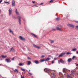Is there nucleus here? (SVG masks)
I'll list each match as a JSON object with an SVG mask.
<instances>
[{
    "label": "nucleus",
    "instance_id": "obj_1",
    "mask_svg": "<svg viewBox=\"0 0 78 78\" xmlns=\"http://www.w3.org/2000/svg\"><path fill=\"white\" fill-rule=\"evenodd\" d=\"M19 38L21 41H25V38L22 36H20Z\"/></svg>",
    "mask_w": 78,
    "mask_h": 78
},
{
    "label": "nucleus",
    "instance_id": "obj_2",
    "mask_svg": "<svg viewBox=\"0 0 78 78\" xmlns=\"http://www.w3.org/2000/svg\"><path fill=\"white\" fill-rule=\"evenodd\" d=\"M9 16H11L12 13V9L10 8L9 10Z\"/></svg>",
    "mask_w": 78,
    "mask_h": 78
},
{
    "label": "nucleus",
    "instance_id": "obj_3",
    "mask_svg": "<svg viewBox=\"0 0 78 78\" xmlns=\"http://www.w3.org/2000/svg\"><path fill=\"white\" fill-rule=\"evenodd\" d=\"M60 62H61L62 64H64L65 63H66V61H63L61 59L58 60V63L59 64Z\"/></svg>",
    "mask_w": 78,
    "mask_h": 78
},
{
    "label": "nucleus",
    "instance_id": "obj_4",
    "mask_svg": "<svg viewBox=\"0 0 78 78\" xmlns=\"http://www.w3.org/2000/svg\"><path fill=\"white\" fill-rule=\"evenodd\" d=\"M18 19H19V22L20 25H21V16H19L17 17Z\"/></svg>",
    "mask_w": 78,
    "mask_h": 78
},
{
    "label": "nucleus",
    "instance_id": "obj_5",
    "mask_svg": "<svg viewBox=\"0 0 78 78\" xmlns=\"http://www.w3.org/2000/svg\"><path fill=\"white\" fill-rule=\"evenodd\" d=\"M44 70L46 72L48 73V72H49L50 71V69L47 68H45L44 69Z\"/></svg>",
    "mask_w": 78,
    "mask_h": 78
},
{
    "label": "nucleus",
    "instance_id": "obj_6",
    "mask_svg": "<svg viewBox=\"0 0 78 78\" xmlns=\"http://www.w3.org/2000/svg\"><path fill=\"white\" fill-rule=\"evenodd\" d=\"M9 32L10 33H11V34H13V35L14 34V32H13V31H12V30L11 29H9Z\"/></svg>",
    "mask_w": 78,
    "mask_h": 78
},
{
    "label": "nucleus",
    "instance_id": "obj_7",
    "mask_svg": "<svg viewBox=\"0 0 78 78\" xmlns=\"http://www.w3.org/2000/svg\"><path fill=\"white\" fill-rule=\"evenodd\" d=\"M12 6H15V1L12 0Z\"/></svg>",
    "mask_w": 78,
    "mask_h": 78
},
{
    "label": "nucleus",
    "instance_id": "obj_8",
    "mask_svg": "<svg viewBox=\"0 0 78 78\" xmlns=\"http://www.w3.org/2000/svg\"><path fill=\"white\" fill-rule=\"evenodd\" d=\"M16 14L17 16H19L20 14H19V12H18V11H17V9H16V11H15Z\"/></svg>",
    "mask_w": 78,
    "mask_h": 78
},
{
    "label": "nucleus",
    "instance_id": "obj_9",
    "mask_svg": "<svg viewBox=\"0 0 78 78\" xmlns=\"http://www.w3.org/2000/svg\"><path fill=\"white\" fill-rule=\"evenodd\" d=\"M5 62H11V61H10V60L9 59H6L5 60Z\"/></svg>",
    "mask_w": 78,
    "mask_h": 78
},
{
    "label": "nucleus",
    "instance_id": "obj_10",
    "mask_svg": "<svg viewBox=\"0 0 78 78\" xmlns=\"http://www.w3.org/2000/svg\"><path fill=\"white\" fill-rule=\"evenodd\" d=\"M67 25L68 26V27H72V28H73V27H74V26H73V25L72 24H68Z\"/></svg>",
    "mask_w": 78,
    "mask_h": 78
},
{
    "label": "nucleus",
    "instance_id": "obj_11",
    "mask_svg": "<svg viewBox=\"0 0 78 78\" xmlns=\"http://www.w3.org/2000/svg\"><path fill=\"white\" fill-rule=\"evenodd\" d=\"M65 53H62L60 55H58V57H62V56H63V55H65Z\"/></svg>",
    "mask_w": 78,
    "mask_h": 78
},
{
    "label": "nucleus",
    "instance_id": "obj_12",
    "mask_svg": "<svg viewBox=\"0 0 78 78\" xmlns=\"http://www.w3.org/2000/svg\"><path fill=\"white\" fill-rule=\"evenodd\" d=\"M71 74L72 75H74L75 74V71L73 70L71 71Z\"/></svg>",
    "mask_w": 78,
    "mask_h": 78
},
{
    "label": "nucleus",
    "instance_id": "obj_13",
    "mask_svg": "<svg viewBox=\"0 0 78 78\" xmlns=\"http://www.w3.org/2000/svg\"><path fill=\"white\" fill-rule=\"evenodd\" d=\"M33 45L35 48H38V49H39V48H41V47H39V46H37V45H36L33 44Z\"/></svg>",
    "mask_w": 78,
    "mask_h": 78
},
{
    "label": "nucleus",
    "instance_id": "obj_14",
    "mask_svg": "<svg viewBox=\"0 0 78 78\" xmlns=\"http://www.w3.org/2000/svg\"><path fill=\"white\" fill-rule=\"evenodd\" d=\"M67 70L66 69L64 68L63 69V72H64V73L67 72Z\"/></svg>",
    "mask_w": 78,
    "mask_h": 78
},
{
    "label": "nucleus",
    "instance_id": "obj_15",
    "mask_svg": "<svg viewBox=\"0 0 78 78\" xmlns=\"http://www.w3.org/2000/svg\"><path fill=\"white\" fill-rule=\"evenodd\" d=\"M51 76H52V78H55V73H52L51 74Z\"/></svg>",
    "mask_w": 78,
    "mask_h": 78
},
{
    "label": "nucleus",
    "instance_id": "obj_16",
    "mask_svg": "<svg viewBox=\"0 0 78 78\" xmlns=\"http://www.w3.org/2000/svg\"><path fill=\"white\" fill-rule=\"evenodd\" d=\"M31 34L32 35L34 36V37H36V38H37V37L36 35L33 33H31Z\"/></svg>",
    "mask_w": 78,
    "mask_h": 78
},
{
    "label": "nucleus",
    "instance_id": "obj_17",
    "mask_svg": "<svg viewBox=\"0 0 78 78\" xmlns=\"http://www.w3.org/2000/svg\"><path fill=\"white\" fill-rule=\"evenodd\" d=\"M56 28L57 30H59V31H62V30H61V29L60 28H59V27H56Z\"/></svg>",
    "mask_w": 78,
    "mask_h": 78
},
{
    "label": "nucleus",
    "instance_id": "obj_18",
    "mask_svg": "<svg viewBox=\"0 0 78 78\" xmlns=\"http://www.w3.org/2000/svg\"><path fill=\"white\" fill-rule=\"evenodd\" d=\"M34 62H35V64H39V61L37 60H35Z\"/></svg>",
    "mask_w": 78,
    "mask_h": 78
},
{
    "label": "nucleus",
    "instance_id": "obj_19",
    "mask_svg": "<svg viewBox=\"0 0 78 78\" xmlns=\"http://www.w3.org/2000/svg\"><path fill=\"white\" fill-rule=\"evenodd\" d=\"M1 57H2V58H6L7 56L6 55H2L1 56Z\"/></svg>",
    "mask_w": 78,
    "mask_h": 78
},
{
    "label": "nucleus",
    "instance_id": "obj_20",
    "mask_svg": "<svg viewBox=\"0 0 78 78\" xmlns=\"http://www.w3.org/2000/svg\"><path fill=\"white\" fill-rule=\"evenodd\" d=\"M71 61H72V58H69L68 59L67 61L68 62H71Z\"/></svg>",
    "mask_w": 78,
    "mask_h": 78
},
{
    "label": "nucleus",
    "instance_id": "obj_21",
    "mask_svg": "<svg viewBox=\"0 0 78 78\" xmlns=\"http://www.w3.org/2000/svg\"><path fill=\"white\" fill-rule=\"evenodd\" d=\"M44 61H45V59H43L40 60V62H44Z\"/></svg>",
    "mask_w": 78,
    "mask_h": 78
},
{
    "label": "nucleus",
    "instance_id": "obj_22",
    "mask_svg": "<svg viewBox=\"0 0 78 78\" xmlns=\"http://www.w3.org/2000/svg\"><path fill=\"white\" fill-rule=\"evenodd\" d=\"M59 75L61 77H62V76H63V75L62 73H59Z\"/></svg>",
    "mask_w": 78,
    "mask_h": 78
},
{
    "label": "nucleus",
    "instance_id": "obj_23",
    "mask_svg": "<svg viewBox=\"0 0 78 78\" xmlns=\"http://www.w3.org/2000/svg\"><path fill=\"white\" fill-rule=\"evenodd\" d=\"M45 61H49L50 60V58H47L46 59H45Z\"/></svg>",
    "mask_w": 78,
    "mask_h": 78
},
{
    "label": "nucleus",
    "instance_id": "obj_24",
    "mask_svg": "<svg viewBox=\"0 0 78 78\" xmlns=\"http://www.w3.org/2000/svg\"><path fill=\"white\" fill-rule=\"evenodd\" d=\"M72 51H76V48H74L72 50Z\"/></svg>",
    "mask_w": 78,
    "mask_h": 78
},
{
    "label": "nucleus",
    "instance_id": "obj_25",
    "mask_svg": "<svg viewBox=\"0 0 78 78\" xmlns=\"http://www.w3.org/2000/svg\"><path fill=\"white\" fill-rule=\"evenodd\" d=\"M14 72H18V70L17 69H15L14 70Z\"/></svg>",
    "mask_w": 78,
    "mask_h": 78
},
{
    "label": "nucleus",
    "instance_id": "obj_26",
    "mask_svg": "<svg viewBox=\"0 0 78 78\" xmlns=\"http://www.w3.org/2000/svg\"><path fill=\"white\" fill-rule=\"evenodd\" d=\"M67 77L68 78H72V77H71L69 75H68L67 76Z\"/></svg>",
    "mask_w": 78,
    "mask_h": 78
},
{
    "label": "nucleus",
    "instance_id": "obj_27",
    "mask_svg": "<svg viewBox=\"0 0 78 78\" xmlns=\"http://www.w3.org/2000/svg\"><path fill=\"white\" fill-rule=\"evenodd\" d=\"M31 62L30 61H28V65H30L31 64Z\"/></svg>",
    "mask_w": 78,
    "mask_h": 78
},
{
    "label": "nucleus",
    "instance_id": "obj_28",
    "mask_svg": "<svg viewBox=\"0 0 78 78\" xmlns=\"http://www.w3.org/2000/svg\"><path fill=\"white\" fill-rule=\"evenodd\" d=\"M19 66H23V64L20 63V64H19Z\"/></svg>",
    "mask_w": 78,
    "mask_h": 78
},
{
    "label": "nucleus",
    "instance_id": "obj_29",
    "mask_svg": "<svg viewBox=\"0 0 78 78\" xmlns=\"http://www.w3.org/2000/svg\"><path fill=\"white\" fill-rule=\"evenodd\" d=\"M50 42H51V43H53V42H54V40H50Z\"/></svg>",
    "mask_w": 78,
    "mask_h": 78
},
{
    "label": "nucleus",
    "instance_id": "obj_30",
    "mask_svg": "<svg viewBox=\"0 0 78 78\" xmlns=\"http://www.w3.org/2000/svg\"><path fill=\"white\" fill-rule=\"evenodd\" d=\"M14 50V48H11V49H10L11 51H13Z\"/></svg>",
    "mask_w": 78,
    "mask_h": 78
},
{
    "label": "nucleus",
    "instance_id": "obj_31",
    "mask_svg": "<svg viewBox=\"0 0 78 78\" xmlns=\"http://www.w3.org/2000/svg\"><path fill=\"white\" fill-rule=\"evenodd\" d=\"M21 70H22V71H23V72H25V69L23 68H21Z\"/></svg>",
    "mask_w": 78,
    "mask_h": 78
},
{
    "label": "nucleus",
    "instance_id": "obj_32",
    "mask_svg": "<svg viewBox=\"0 0 78 78\" xmlns=\"http://www.w3.org/2000/svg\"><path fill=\"white\" fill-rule=\"evenodd\" d=\"M75 58H76V56H73L72 58L73 59H74Z\"/></svg>",
    "mask_w": 78,
    "mask_h": 78
},
{
    "label": "nucleus",
    "instance_id": "obj_33",
    "mask_svg": "<svg viewBox=\"0 0 78 78\" xmlns=\"http://www.w3.org/2000/svg\"><path fill=\"white\" fill-rule=\"evenodd\" d=\"M71 53L70 52H68L66 53V55H70V54H71Z\"/></svg>",
    "mask_w": 78,
    "mask_h": 78
},
{
    "label": "nucleus",
    "instance_id": "obj_34",
    "mask_svg": "<svg viewBox=\"0 0 78 78\" xmlns=\"http://www.w3.org/2000/svg\"><path fill=\"white\" fill-rule=\"evenodd\" d=\"M56 20H59V18H57L56 19Z\"/></svg>",
    "mask_w": 78,
    "mask_h": 78
},
{
    "label": "nucleus",
    "instance_id": "obj_35",
    "mask_svg": "<svg viewBox=\"0 0 78 78\" xmlns=\"http://www.w3.org/2000/svg\"><path fill=\"white\" fill-rule=\"evenodd\" d=\"M4 2L5 3H8V4H9V2H6L4 1Z\"/></svg>",
    "mask_w": 78,
    "mask_h": 78
},
{
    "label": "nucleus",
    "instance_id": "obj_36",
    "mask_svg": "<svg viewBox=\"0 0 78 78\" xmlns=\"http://www.w3.org/2000/svg\"><path fill=\"white\" fill-rule=\"evenodd\" d=\"M37 5V4H35L32 7H34V6H36Z\"/></svg>",
    "mask_w": 78,
    "mask_h": 78
},
{
    "label": "nucleus",
    "instance_id": "obj_37",
    "mask_svg": "<svg viewBox=\"0 0 78 78\" xmlns=\"http://www.w3.org/2000/svg\"><path fill=\"white\" fill-rule=\"evenodd\" d=\"M44 57H45V55H43L41 56V58H44Z\"/></svg>",
    "mask_w": 78,
    "mask_h": 78
},
{
    "label": "nucleus",
    "instance_id": "obj_38",
    "mask_svg": "<svg viewBox=\"0 0 78 78\" xmlns=\"http://www.w3.org/2000/svg\"><path fill=\"white\" fill-rule=\"evenodd\" d=\"M43 4H44V3H41L39 4V5H42Z\"/></svg>",
    "mask_w": 78,
    "mask_h": 78
},
{
    "label": "nucleus",
    "instance_id": "obj_39",
    "mask_svg": "<svg viewBox=\"0 0 78 78\" xmlns=\"http://www.w3.org/2000/svg\"><path fill=\"white\" fill-rule=\"evenodd\" d=\"M29 73L30 75H33V74L31 73Z\"/></svg>",
    "mask_w": 78,
    "mask_h": 78
},
{
    "label": "nucleus",
    "instance_id": "obj_40",
    "mask_svg": "<svg viewBox=\"0 0 78 78\" xmlns=\"http://www.w3.org/2000/svg\"><path fill=\"white\" fill-rule=\"evenodd\" d=\"M76 30H78V26H77L76 27Z\"/></svg>",
    "mask_w": 78,
    "mask_h": 78
},
{
    "label": "nucleus",
    "instance_id": "obj_41",
    "mask_svg": "<svg viewBox=\"0 0 78 78\" xmlns=\"http://www.w3.org/2000/svg\"><path fill=\"white\" fill-rule=\"evenodd\" d=\"M53 0H51L50 1V3H52V2H53Z\"/></svg>",
    "mask_w": 78,
    "mask_h": 78
},
{
    "label": "nucleus",
    "instance_id": "obj_42",
    "mask_svg": "<svg viewBox=\"0 0 78 78\" xmlns=\"http://www.w3.org/2000/svg\"><path fill=\"white\" fill-rule=\"evenodd\" d=\"M12 61H13V60H14V58H12Z\"/></svg>",
    "mask_w": 78,
    "mask_h": 78
},
{
    "label": "nucleus",
    "instance_id": "obj_43",
    "mask_svg": "<svg viewBox=\"0 0 78 78\" xmlns=\"http://www.w3.org/2000/svg\"><path fill=\"white\" fill-rule=\"evenodd\" d=\"M54 60H56V59H57V58H54Z\"/></svg>",
    "mask_w": 78,
    "mask_h": 78
},
{
    "label": "nucleus",
    "instance_id": "obj_44",
    "mask_svg": "<svg viewBox=\"0 0 78 78\" xmlns=\"http://www.w3.org/2000/svg\"><path fill=\"white\" fill-rule=\"evenodd\" d=\"M51 63L52 64H54V61H52Z\"/></svg>",
    "mask_w": 78,
    "mask_h": 78
},
{
    "label": "nucleus",
    "instance_id": "obj_45",
    "mask_svg": "<svg viewBox=\"0 0 78 78\" xmlns=\"http://www.w3.org/2000/svg\"><path fill=\"white\" fill-rule=\"evenodd\" d=\"M32 3H35V1H32Z\"/></svg>",
    "mask_w": 78,
    "mask_h": 78
},
{
    "label": "nucleus",
    "instance_id": "obj_46",
    "mask_svg": "<svg viewBox=\"0 0 78 78\" xmlns=\"http://www.w3.org/2000/svg\"><path fill=\"white\" fill-rule=\"evenodd\" d=\"M2 1H3V0H1L0 1V3H1V2H2Z\"/></svg>",
    "mask_w": 78,
    "mask_h": 78
},
{
    "label": "nucleus",
    "instance_id": "obj_47",
    "mask_svg": "<svg viewBox=\"0 0 78 78\" xmlns=\"http://www.w3.org/2000/svg\"><path fill=\"white\" fill-rule=\"evenodd\" d=\"M28 59H31V58H30L28 57Z\"/></svg>",
    "mask_w": 78,
    "mask_h": 78
},
{
    "label": "nucleus",
    "instance_id": "obj_48",
    "mask_svg": "<svg viewBox=\"0 0 78 78\" xmlns=\"http://www.w3.org/2000/svg\"><path fill=\"white\" fill-rule=\"evenodd\" d=\"M21 78H25L23 76L21 77Z\"/></svg>",
    "mask_w": 78,
    "mask_h": 78
},
{
    "label": "nucleus",
    "instance_id": "obj_49",
    "mask_svg": "<svg viewBox=\"0 0 78 78\" xmlns=\"http://www.w3.org/2000/svg\"><path fill=\"white\" fill-rule=\"evenodd\" d=\"M76 66H78V64H77V65H76Z\"/></svg>",
    "mask_w": 78,
    "mask_h": 78
},
{
    "label": "nucleus",
    "instance_id": "obj_50",
    "mask_svg": "<svg viewBox=\"0 0 78 78\" xmlns=\"http://www.w3.org/2000/svg\"><path fill=\"white\" fill-rule=\"evenodd\" d=\"M76 54H78V51L76 52Z\"/></svg>",
    "mask_w": 78,
    "mask_h": 78
},
{
    "label": "nucleus",
    "instance_id": "obj_51",
    "mask_svg": "<svg viewBox=\"0 0 78 78\" xmlns=\"http://www.w3.org/2000/svg\"><path fill=\"white\" fill-rule=\"evenodd\" d=\"M36 7H38V6H36Z\"/></svg>",
    "mask_w": 78,
    "mask_h": 78
},
{
    "label": "nucleus",
    "instance_id": "obj_52",
    "mask_svg": "<svg viewBox=\"0 0 78 78\" xmlns=\"http://www.w3.org/2000/svg\"><path fill=\"white\" fill-rule=\"evenodd\" d=\"M60 27H62V26H60Z\"/></svg>",
    "mask_w": 78,
    "mask_h": 78
},
{
    "label": "nucleus",
    "instance_id": "obj_53",
    "mask_svg": "<svg viewBox=\"0 0 78 78\" xmlns=\"http://www.w3.org/2000/svg\"><path fill=\"white\" fill-rule=\"evenodd\" d=\"M29 71H30V70H29Z\"/></svg>",
    "mask_w": 78,
    "mask_h": 78
},
{
    "label": "nucleus",
    "instance_id": "obj_54",
    "mask_svg": "<svg viewBox=\"0 0 78 78\" xmlns=\"http://www.w3.org/2000/svg\"><path fill=\"white\" fill-rule=\"evenodd\" d=\"M1 12V11H0V12Z\"/></svg>",
    "mask_w": 78,
    "mask_h": 78
},
{
    "label": "nucleus",
    "instance_id": "obj_55",
    "mask_svg": "<svg viewBox=\"0 0 78 78\" xmlns=\"http://www.w3.org/2000/svg\"><path fill=\"white\" fill-rule=\"evenodd\" d=\"M0 66H1V65H0Z\"/></svg>",
    "mask_w": 78,
    "mask_h": 78
}]
</instances>
